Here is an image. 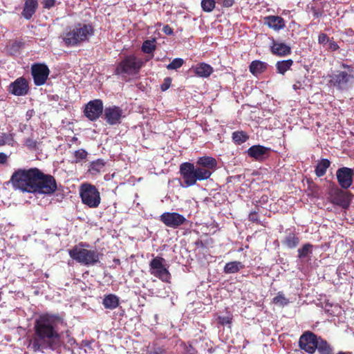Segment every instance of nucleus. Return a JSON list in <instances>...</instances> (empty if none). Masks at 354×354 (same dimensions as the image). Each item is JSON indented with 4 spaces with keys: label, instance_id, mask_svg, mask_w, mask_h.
<instances>
[{
    "label": "nucleus",
    "instance_id": "nucleus-49",
    "mask_svg": "<svg viewBox=\"0 0 354 354\" xmlns=\"http://www.w3.org/2000/svg\"><path fill=\"white\" fill-rule=\"evenodd\" d=\"M8 160V156L4 153H0V164H4Z\"/></svg>",
    "mask_w": 354,
    "mask_h": 354
},
{
    "label": "nucleus",
    "instance_id": "nucleus-26",
    "mask_svg": "<svg viewBox=\"0 0 354 354\" xmlns=\"http://www.w3.org/2000/svg\"><path fill=\"white\" fill-rule=\"evenodd\" d=\"M292 65L293 61L291 59H288L277 62L275 64V67L277 72L279 74L284 75L288 70L290 69Z\"/></svg>",
    "mask_w": 354,
    "mask_h": 354
},
{
    "label": "nucleus",
    "instance_id": "nucleus-21",
    "mask_svg": "<svg viewBox=\"0 0 354 354\" xmlns=\"http://www.w3.org/2000/svg\"><path fill=\"white\" fill-rule=\"evenodd\" d=\"M38 6V0H26L21 12L22 17L27 20H30L35 14Z\"/></svg>",
    "mask_w": 354,
    "mask_h": 354
},
{
    "label": "nucleus",
    "instance_id": "nucleus-51",
    "mask_svg": "<svg viewBox=\"0 0 354 354\" xmlns=\"http://www.w3.org/2000/svg\"><path fill=\"white\" fill-rule=\"evenodd\" d=\"M302 87V84L300 82H296L295 84H293L292 86V88L295 91H297V90H299L300 88H301Z\"/></svg>",
    "mask_w": 354,
    "mask_h": 354
},
{
    "label": "nucleus",
    "instance_id": "nucleus-14",
    "mask_svg": "<svg viewBox=\"0 0 354 354\" xmlns=\"http://www.w3.org/2000/svg\"><path fill=\"white\" fill-rule=\"evenodd\" d=\"M160 221L166 226L176 229L184 224L187 219L183 215L178 213L167 212L160 216Z\"/></svg>",
    "mask_w": 354,
    "mask_h": 354
},
{
    "label": "nucleus",
    "instance_id": "nucleus-12",
    "mask_svg": "<svg viewBox=\"0 0 354 354\" xmlns=\"http://www.w3.org/2000/svg\"><path fill=\"white\" fill-rule=\"evenodd\" d=\"M103 102L101 100L88 102L84 108V115L91 121L97 120L103 113Z\"/></svg>",
    "mask_w": 354,
    "mask_h": 354
},
{
    "label": "nucleus",
    "instance_id": "nucleus-6",
    "mask_svg": "<svg viewBox=\"0 0 354 354\" xmlns=\"http://www.w3.org/2000/svg\"><path fill=\"white\" fill-rule=\"evenodd\" d=\"M69 255L77 262L87 266L96 264L100 259V254L96 250H87L77 246L69 250Z\"/></svg>",
    "mask_w": 354,
    "mask_h": 354
},
{
    "label": "nucleus",
    "instance_id": "nucleus-16",
    "mask_svg": "<svg viewBox=\"0 0 354 354\" xmlns=\"http://www.w3.org/2000/svg\"><path fill=\"white\" fill-rule=\"evenodd\" d=\"M353 169L348 167H341L337 169L336 176L339 185L343 189H348L353 183Z\"/></svg>",
    "mask_w": 354,
    "mask_h": 354
},
{
    "label": "nucleus",
    "instance_id": "nucleus-42",
    "mask_svg": "<svg viewBox=\"0 0 354 354\" xmlns=\"http://www.w3.org/2000/svg\"><path fill=\"white\" fill-rule=\"evenodd\" d=\"M25 144L28 149H32L36 147L37 141L33 140L32 138H29L25 140Z\"/></svg>",
    "mask_w": 354,
    "mask_h": 354
},
{
    "label": "nucleus",
    "instance_id": "nucleus-9",
    "mask_svg": "<svg viewBox=\"0 0 354 354\" xmlns=\"http://www.w3.org/2000/svg\"><path fill=\"white\" fill-rule=\"evenodd\" d=\"M80 195L82 203L91 208L97 207L100 203V194L94 185L91 184L82 185Z\"/></svg>",
    "mask_w": 354,
    "mask_h": 354
},
{
    "label": "nucleus",
    "instance_id": "nucleus-18",
    "mask_svg": "<svg viewBox=\"0 0 354 354\" xmlns=\"http://www.w3.org/2000/svg\"><path fill=\"white\" fill-rule=\"evenodd\" d=\"M270 51L274 55L286 57L291 54V48L289 45L276 41L272 38L270 43Z\"/></svg>",
    "mask_w": 354,
    "mask_h": 354
},
{
    "label": "nucleus",
    "instance_id": "nucleus-32",
    "mask_svg": "<svg viewBox=\"0 0 354 354\" xmlns=\"http://www.w3.org/2000/svg\"><path fill=\"white\" fill-rule=\"evenodd\" d=\"M272 301L274 304L282 307L287 306L290 303L289 299L285 297L282 292H279L277 296L273 298Z\"/></svg>",
    "mask_w": 354,
    "mask_h": 354
},
{
    "label": "nucleus",
    "instance_id": "nucleus-28",
    "mask_svg": "<svg viewBox=\"0 0 354 354\" xmlns=\"http://www.w3.org/2000/svg\"><path fill=\"white\" fill-rule=\"evenodd\" d=\"M244 268V265L240 261H231L227 263L224 267V272L226 274H234L238 272Z\"/></svg>",
    "mask_w": 354,
    "mask_h": 354
},
{
    "label": "nucleus",
    "instance_id": "nucleus-41",
    "mask_svg": "<svg viewBox=\"0 0 354 354\" xmlns=\"http://www.w3.org/2000/svg\"><path fill=\"white\" fill-rule=\"evenodd\" d=\"M330 41L329 37L326 33L322 32L319 35L318 42L320 44H326Z\"/></svg>",
    "mask_w": 354,
    "mask_h": 354
},
{
    "label": "nucleus",
    "instance_id": "nucleus-13",
    "mask_svg": "<svg viewBox=\"0 0 354 354\" xmlns=\"http://www.w3.org/2000/svg\"><path fill=\"white\" fill-rule=\"evenodd\" d=\"M31 73L35 84L41 86L46 83L50 70L44 64H35L31 67Z\"/></svg>",
    "mask_w": 354,
    "mask_h": 354
},
{
    "label": "nucleus",
    "instance_id": "nucleus-17",
    "mask_svg": "<svg viewBox=\"0 0 354 354\" xmlns=\"http://www.w3.org/2000/svg\"><path fill=\"white\" fill-rule=\"evenodd\" d=\"M28 84L24 77H19L8 86L10 93L16 96H24L28 93Z\"/></svg>",
    "mask_w": 354,
    "mask_h": 354
},
{
    "label": "nucleus",
    "instance_id": "nucleus-37",
    "mask_svg": "<svg viewBox=\"0 0 354 354\" xmlns=\"http://www.w3.org/2000/svg\"><path fill=\"white\" fill-rule=\"evenodd\" d=\"M184 64V60L182 58L174 59L167 66L168 70H177L180 68Z\"/></svg>",
    "mask_w": 354,
    "mask_h": 354
},
{
    "label": "nucleus",
    "instance_id": "nucleus-24",
    "mask_svg": "<svg viewBox=\"0 0 354 354\" xmlns=\"http://www.w3.org/2000/svg\"><path fill=\"white\" fill-rule=\"evenodd\" d=\"M268 66V64L266 62L260 60H254L250 63L249 69L252 75L257 76L266 71Z\"/></svg>",
    "mask_w": 354,
    "mask_h": 354
},
{
    "label": "nucleus",
    "instance_id": "nucleus-52",
    "mask_svg": "<svg viewBox=\"0 0 354 354\" xmlns=\"http://www.w3.org/2000/svg\"><path fill=\"white\" fill-rule=\"evenodd\" d=\"M33 114H34V111L32 109L28 110L26 114L27 120H29L30 118H31V117L33 115Z\"/></svg>",
    "mask_w": 354,
    "mask_h": 354
},
{
    "label": "nucleus",
    "instance_id": "nucleus-33",
    "mask_svg": "<svg viewBox=\"0 0 354 354\" xmlns=\"http://www.w3.org/2000/svg\"><path fill=\"white\" fill-rule=\"evenodd\" d=\"M155 42V39L145 40L142 44V50L145 53H152L156 49Z\"/></svg>",
    "mask_w": 354,
    "mask_h": 354
},
{
    "label": "nucleus",
    "instance_id": "nucleus-44",
    "mask_svg": "<svg viewBox=\"0 0 354 354\" xmlns=\"http://www.w3.org/2000/svg\"><path fill=\"white\" fill-rule=\"evenodd\" d=\"M171 80L170 77L165 79L163 84L161 85V90L165 91L167 90L171 85Z\"/></svg>",
    "mask_w": 354,
    "mask_h": 354
},
{
    "label": "nucleus",
    "instance_id": "nucleus-19",
    "mask_svg": "<svg viewBox=\"0 0 354 354\" xmlns=\"http://www.w3.org/2000/svg\"><path fill=\"white\" fill-rule=\"evenodd\" d=\"M270 152V149L262 145H253L248 149L249 156L256 160L261 161L267 158Z\"/></svg>",
    "mask_w": 354,
    "mask_h": 354
},
{
    "label": "nucleus",
    "instance_id": "nucleus-20",
    "mask_svg": "<svg viewBox=\"0 0 354 354\" xmlns=\"http://www.w3.org/2000/svg\"><path fill=\"white\" fill-rule=\"evenodd\" d=\"M263 21L265 25L275 31H279L280 30L283 29L286 26L284 19L279 16L269 15L265 17Z\"/></svg>",
    "mask_w": 354,
    "mask_h": 354
},
{
    "label": "nucleus",
    "instance_id": "nucleus-40",
    "mask_svg": "<svg viewBox=\"0 0 354 354\" xmlns=\"http://www.w3.org/2000/svg\"><path fill=\"white\" fill-rule=\"evenodd\" d=\"M235 0H216V2L224 8H230L233 6Z\"/></svg>",
    "mask_w": 354,
    "mask_h": 354
},
{
    "label": "nucleus",
    "instance_id": "nucleus-46",
    "mask_svg": "<svg viewBox=\"0 0 354 354\" xmlns=\"http://www.w3.org/2000/svg\"><path fill=\"white\" fill-rule=\"evenodd\" d=\"M149 354H167V352L165 349L158 347L149 351Z\"/></svg>",
    "mask_w": 354,
    "mask_h": 354
},
{
    "label": "nucleus",
    "instance_id": "nucleus-45",
    "mask_svg": "<svg viewBox=\"0 0 354 354\" xmlns=\"http://www.w3.org/2000/svg\"><path fill=\"white\" fill-rule=\"evenodd\" d=\"M328 48L331 51H335L339 48V46L335 41L330 39L328 43Z\"/></svg>",
    "mask_w": 354,
    "mask_h": 354
},
{
    "label": "nucleus",
    "instance_id": "nucleus-8",
    "mask_svg": "<svg viewBox=\"0 0 354 354\" xmlns=\"http://www.w3.org/2000/svg\"><path fill=\"white\" fill-rule=\"evenodd\" d=\"M142 67V62L134 55L126 56L117 66L115 74L133 75L138 73Z\"/></svg>",
    "mask_w": 354,
    "mask_h": 354
},
{
    "label": "nucleus",
    "instance_id": "nucleus-31",
    "mask_svg": "<svg viewBox=\"0 0 354 354\" xmlns=\"http://www.w3.org/2000/svg\"><path fill=\"white\" fill-rule=\"evenodd\" d=\"M104 167V162L101 159H97V160L93 161L90 164L89 171L95 174L100 173Z\"/></svg>",
    "mask_w": 354,
    "mask_h": 354
},
{
    "label": "nucleus",
    "instance_id": "nucleus-1",
    "mask_svg": "<svg viewBox=\"0 0 354 354\" xmlns=\"http://www.w3.org/2000/svg\"><path fill=\"white\" fill-rule=\"evenodd\" d=\"M62 323L59 315L45 314L39 316L35 322V333L30 346L35 352H43L44 349H55L59 343L60 335L58 326Z\"/></svg>",
    "mask_w": 354,
    "mask_h": 354
},
{
    "label": "nucleus",
    "instance_id": "nucleus-35",
    "mask_svg": "<svg viewBox=\"0 0 354 354\" xmlns=\"http://www.w3.org/2000/svg\"><path fill=\"white\" fill-rule=\"evenodd\" d=\"M216 0H202L201 8L204 12H210L215 8Z\"/></svg>",
    "mask_w": 354,
    "mask_h": 354
},
{
    "label": "nucleus",
    "instance_id": "nucleus-53",
    "mask_svg": "<svg viewBox=\"0 0 354 354\" xmlns=\"http://www.w3.org/2000/svg\"><path fill=\"white\" fill-rule=\"evenodd\" d=\"M337 354H352L351 352L339 351Z\"/></svg>",
    "mask_w": 354,
    "mask_h": 354
},
{
    "label": "nucleus",
    "instance_id": "nucleus-50",
    "mask_svg": "<svg viewBox=\"0 0 354 354\" xmlns=\"http://www.w3.org/2000/svg\"><path fill=\"white\" fill-rule=\"evenodd\" d=\"M19 48H20V44L17 41L13 42L11 46V50H13L14 52H17Z\"/></svg>",
    "mask_w": 354,
    "mask_h": 354
},
{
    "label": "nucleus",
    "instance_id": "nucleus-30",
    "mask_svg": "<svg viewBox=\"0 0 354 354\" xmlns=\"http://www.w3.org/2000/svg\"><path fill=\"white\" fill-rule=\"evenodd\" d=\"M313 245L310 243H305L301 248L297 250L298 258L304 259L313 253Z\"/></svg>",
    "mask_w": 354,
    "mask_h": 354
},
{
    "label": "nucleus",
    "instance_id": "nucleus-5",
    "mask_svg": "<svg viewBox=\"0 0 354 354\" xmlns=\"http://www.w3.org/2000/svg\"><path fill=\"white\" fill-rule=\"evenodd\" d=\"M330 83L336 89L345 91L354 85V66L342 64L330 75Z\"/></svg>",
    "mask_w": 354,
    "mask_h": 354
},
{
    "label": "nucleus",
    "instance_id": "nucleus-15",
    "mask_svg": "<svg viewBox=\"0 0 354 354\" xmlns=\"http://www.w3.org/2000/svg\"><path fill=\"white\" fill-rule=\"evenodd\" d=\"M123 110L117 106H110L104 110V119L110 125H115L121 123L124 117Z\"/></svg>",
    "mask_w": 354,
    "mask_h": 354
},
{
    "label": "nucleus",
    "instance_id": "nucleus-39",
    "mask_svg": "<svg viewBox=\"0 0 354 354\" xmlns=\"http://www.w3.org/2000/svg\"><path fill=\"white\" fill-rule=\"evenodd\" d=\"M231 317L229 316H219L218 317V322L223 326L230 325Z\"/></svg>",
    "mask_w": 354,
    "mask_h": 354
},
{
    "label": "nucleus",
    "instance_id": "nucleus-22",
    "mask_svg": "<svg viewBox=\"0 0 354 354\" xmlns=\"http://www.w3.org/2000/svg\"><path fill=\"white\" fill-rule=\"evenodd\" d=\"M193 71L196 75L200 77H208L213 73V68L204 62L199 63L193 67Z\"/></svg>",
    "mask_w": 354,
    "mask_h": 354
},
{
    "label": "nucleus",
    "instance_id": "nucleus-48",
    "mask_svg": "<svg viewBox=\"0 0 354 354\" xmlns=\"http://www.w3.org/2000/svg\"><path fill=\"white\" fill-rule=\"evenodd\" d=\"M248 218H249V220L252 222L257 221H258V214L255 212H251L249 214Z\"/></svg>",
    "mask_w": 354,
    "mask_h": 354
},
{
    "label": "nucleus",
    "instance_id": "nucleus-3",
    "mask_svg": "<svg viewBox=\"0 0 354 354\" xmlns=\"http://www.w3.org/2000/svg\"><path fill=\"white\" fill-rule=\"evenodd\" d=\"M93 34L94 29L92 25L77 23L67 27L64 31L62 37L66 46L76 47L85 41H88Z\"/></svg>",
    "mask_w": 354,
    "mask_h": 354
},
{
    "label": "nucleus",
    "instance_id": "nucleus-34",
    "mask_svg": "<svg viewBox=\"0 0 354 354\" xmlns=\"http://www.w3.org/2000/svg\"><path fill=\"white\" fill-rule=\"evenodd\" d=\"M248 138V136L243 131H235L232 133V140L238 145L245 142Z\"/></svg>",
    "mask_w": 354,
    "mask_h": 354
},
{
    "label": "nucleus",
    "instance_id": "nucleus-23",
    "mask_svg": "<svg viewBox=\"0 0 354 354\" xmlns=\"http://www.w3.org/2000/svg\"><path fill=\"white\" fill-rule=\"evenodd\" d=\"M120 304V299L114 294H108L104 296L102 299V305L104 308L113 310Z\"/></svg>",
    "mask_w": 354,
    "mask_h": 354
},
{
    "label": "nucleus",
    "instance_id": "nucleus-36",
    "mask_svg": "<svg viewBox=\"0 0 354 354\" xmlns=\"http://www.w3.org/2000/svg\"><path fill=\"white\" fill-rule=\"evenodd\" d=\"M14 139L11 134L1 133L0 134V146L13 145Z\"/></svg>",
    "mask_w": 354,
    "mask_h": 354
},
{
    "label": "nucleus",
    "instance_id": "nucleus-38",
    "mask_svg": "<svg viewBox=\"0 0 354 354\" xmlns=\"http://www.w3.org/2000/svg\"><path fill=\"white\" fill-rule=\"evenodd\" d=\"M88 153L84 149H78L77 151H75L74 152V157H75V162H78L83 160H85L87 157Z\"/></svg>",
    "mask_w": 354,
    "mask_h": 354
},
{
    "label": "nucleus",
    "instance_id": "nucleus-27",
    "mask_svg": "<svg viewBox=\"0 0 354 354\" xmlns=\"http://www.w3.org/2000/svg\"><path fill=\"white\" fill-rule=\"evenodd\" d=\"M316 350H317L319 354H333V347L321 337L318 339Z\"/></svg>",
    "mask_w": 354,
    "mask_h": 354
},
{
    "label": "nucleus",
    "instance_id": "nucleus-7",
    "mask_svg": "<svg viewBox=\"0 0 354 354\" xmlns=\"http://www.w3.org/2000/svg\"><path fill=\"white\" fill-rule=\"evenodd\" d=\"M32 193L35 194L50 195L57 189V183L53 176L44 174L39 170V175Z\"/></svg>",
    "mask_w": 354,
    "mask_h": 354
},
{
    "label": "nucleus",
    "instance_id": "nucleus-10",
    "mask_svg": "<svg viewBox=\"0 0 354 354\" xmlns=\"http://www.w3.org/2000/svg\"><path fill=\"white\" fill-rule=\"evenodd\" d=\"M165 261V260L160 257L153 258L149 263V271L152 275L162 281L169 282L170 273L163 265Z\"/></svg>",
    "mask_w": 354,
    "mask_h": 354
},
{
    "label": "nucleus",
    "instance_id": "nucleus-47",
    "mask_svg": "<svg viewBox=\"0 0 354 354\" xmlns=\"http://www.w3.org/2000/svg\"><path fill=\"white\" fill-rule=\"evenodd\" d=\"M162 30L167 35H171L173 34L172 28L168 25L165 26L162 28Z\"/></svg>",
    "mask_w": 354,
    "mask_h": 354
},
{
    "label": "nucleus",
    "instance_id": "nucleus-11",
    "mask_svg": "<svg viewBox=\"0 0 354 354\" xmlns=\"http://www.w3.org/2000/svg\"><path fill=\"white\" fill-rule=\"evenodd\" d=\"M320 337L317 336L311 331L304 332L299 337V348L308 354H313L317 347L318 339Z\"/></svg>",
    "mask_w": 354,
    "mask_h": 354
},
{
    "label": "nucleus",
    "instance_id": "nucleus-2",
    "mask_svg": "<svg viewBox=\"0 0 354 354\" xmlns=\"http://www.w3.org/2000/svg\"><path fill=\"white\" fill-rule=\"evenodd\" d=\"M217 165L216 160L210 156H203L198 159L196 165L191 162H183L180 166V173L183 179V187L194 185L197 180L208 179Z\"/></svg>",
    "mask_w": 354,
    "mask_h": 354
},
{
    "label": "nucleus",
    "instance_id": "nucleus-4",
    "mask_svg": "<svg viewBox=\"0 0 354 354\" xmlns=\"http://www.w3.org/2000/svg\"><path fill=\"white\" fill-rule=\"evenodd\" d=\"M38 175H39V169L36 167L28 169H20L13 173L10 181L15 189L23 192L32 193Z\"/></svg>",
    "mask_w": 354,
    "mask_h": 354
},
{
    "label": "nucleus",
    "instance_id": "nucleus-29",
    "mask_svg": "<svg viewBox=\"0 0 354 354\" xmlns=\"http://www.w3.org/2000/svg\"><path fill=\"white\" fill-rule=\"evenodd\" d=\"M330 165V161L328 159H322L320 162H319L315 168V174L318 177L323 176L326 172L327 169L329 167Z\"/></svg>",
    "mask_w": 354,
    "mask_h": 354
},
{
    "label": "nucleus",
    "instance_id": "nucleus-43",
    "mask_svg": "<svg viewBox=\"0 0 354 354\" xmlns=\"http://www.w3.org/2000/svg\"><path fill=\"white\" fill-rule=\"evenodd\" d=\"M56 0H44V8L50 9L55 6Z\"/></svg>",
    "mask_w": 354,
    "mask_h": 354
},
{
    "label": "nucleus",
    "instance_id": "nucleus-25",
    "mask_svg": "<svg viewBox=\"0 0 354 354\" xmlns=\"http://www.w3.org/2000/svg\"><path fill=\"white\" fill-rule=\"evenodd\" d=\"M299 238L295 233L289 232L284 236L281 243L289 249H294L299 245Z\"/></svg>",
    "mask_w": 354,
    "mask_h": 354
}]
</instances>
